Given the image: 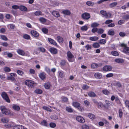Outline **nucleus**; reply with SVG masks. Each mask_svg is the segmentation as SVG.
Returning a JSON list of instances; mask_svg holds the SVG:
<instances>
[{"label": "nucleus", "instance_id": "27", "mask_svg": "<svg viewBox=\"0 0 129 129\" xmlns=\"http://www.w3.org/2000/svg\"><path fill=\"white\" fill-rule=\"evenodd\" d=\"M41 124L42 125L47 126H48V123L46 120H43L41 122Z\"/></svg>", "mask_w": 129, "mask_h": 129}, {"label": "nucleus", "instance_id": "63", "mask_svg": "<svg viewBox=\"0 0 129 129\" xmlns=\"http://www.w3.org/2000/svg\"><path fill=\"white\" fill-rule=\"evenodd\" d=\"M91 48V46L89 44H87L85 46V48L87 50H89Z\"/></svg>", "mask_w": 129, "mask_h": 129}, {"label": "nucleus", "instance_id": "36", "mask_svg": "<svg viewBox=\"0 0 129 129\" xmlns=\"http://www.w3.org/2000/svg\"><path fill=\"white\" fill-rule=\"evenodd\" d=\"M92 46L94 48H98L100 47V45L98 43H95L93 44Z\"/></svg>", "mask_w": 129, "mask_h": 129}, {"label": "nucleus", "instance_id": "54", "mask_svg": "<svg viewBox=\"0 0 129 129\" xmlns=\"http://www.w3.org/2000/svg\"><path fill=\"white\" fill-rule=\"evenodd\" d=\"M104 30L102 28L98 29V33L99 34H102L104 33Z\"/></svg>", "mask_w": 129, "mask_h": 129}, {"label": "nucleus", "instance_id": "10", "mask_svg": "<svg viewBox=\"0 0 129 129\" xmlns=\"http://www.w3.org/2000/svg\"><path fill=\"white\" fill-rule=\"evenodd\" d=\"M94 76L97 79H100L102 77V74L99 73H95L94 74Z\"/></svg>", "mask_w": 129, "mask_h": 129}, {"label": "nucleus", "instance_id": "13", "mask_svg": "<svg viewBox=\"0 0 129 129\" xmlns=\"http://www.w3.org/2000/svg\"><path fill=\"white\" fill-rule=\"evenodd\" d=\"M52 15L55 17H58L60 16L59 12L55 11H53L52 12Z\"/></svg>", "mask_w": 129, "mask_h": 129}, {"label": "nucleus", "instance_id": "16", "mask_svg": "<svg viewBox=\"0 0 129 129\" xmlns=\"http://www.w3.org/2000/svg\"><path fill=\"white\" fill-rule=\"evenodd\" d=\"M12 108L14 110L16 111H19L20 109L19 107L15 104H13L12 106Z\"/></svg>", "mask_w": 129, "mask_h": 129}, {"label": "nucleus", "instance_id": "52", "mask_svg": "<svg viewBox=\"0 0 129 129\" xmlns=\"http://www.w3.org/2000/svg\"><path fill=\"white\" fill-rule=\"evenodd\" d=\"M34 14L36 16H39L40 15H41L42 13L40 11H36L35 12Z\"/></svg>", "mask_w": 129, "mask_h": 129}, {"label": "nucleus", "instance_id": "21", "mask_svg": "<svg viewBox=\"0 0 129 129\" xmlns=\"http://www.w3.org/2000/svg\"><path fill=\"white\" fill-rule=\"evenodd\" d=\"M19 8L21 11H26L27 10V8L25 6H20Z\"/></svg>", "mask_w": 129, "mask_h": 129}, {"label": "nucleus", "instance_id": "6", "mask_svg": "<svg viewBox=\"0 0 129 129\" xmlns=\"http://www.w3.org/2000/svg\"><path fill=\"white\" fill-rule=\"evenodd\" d=\"M81 16L83 19L85 20H88L90 18V14L87 12H84L83 13Z\"/></svg>", "mask_w": 129, "mask_h": 129}, {"label": "nucleus", "instance_id": "8", "mask_svg": "<svg viewBox=\"0 0 129 129\" xmlns=\"http://www.w3.org/2000/svg\"><path fill=\"white\" fill-rule=\"evenodd\" d=\"M31 35L35 37H37L39 35V33L37 31L34 30H31L30 31Z\"/></svg>", "mask_w": 129, "mask_h": 129}, {"label": "nucleus", "instance_id": "50", "mask_svg": "<svg viewBox=\"0 0 129 129\" xmlns=\"http://www.w3.org/2000/svg\"><path fill=\"white\" fill-rule=\"evenodd\" d=\"M115 86H116L119 87H120L121 86V84L119 82H117L114 83Z\"/></svg>", "mask_w": 129, "mask_h": 129}, {"label": "nucleus", "instance_id": "35", "mask_svg": "<svg viewBox=\"0 0 129 129\" xmlns=\"http://www.w3.org/2000/svg\"><path fill=\"white\" fill-rule=\"evenodd\" d=\"M99 24L96 22H94L92 23L91 24V27H97L99 25Z\"/></svg>", "mask_w": 129, "mask_h": 129}, {"label": "nucleus", "instance_id": "33", "mask_svg": "<svg viewBox=\"0 0 129 129\" xmlns=\"http://www.w3.org/2000/svg\"><path fill=\"white\" fill-rule=\"evenodd\" d=\"M123 19L125 20H127L129 19V15L126 14L122 16Z\"/></svg>", "mask_w": 129, "mask_h": 129}, {"label": "nucleus", "instance_id": "19", "mask_svg": "<svg viewBox=\"0 0 129 129\" xmlns=\"http://www.w3.org/2000/svg\"><path fill=\"white\" fill-rule=\"evenodd\" d=\"M23 126L22 125H19L14 126L13 129H23Z\"/></svg>", "mask_w": 129, "mask_h": 129}, {"label": "nucleus", "instance_id": "23", "mask_svg": "<svg viewBox=\"0 0 129 129\" xmlns=\"http://www.w3.org/2000/svg\"><path fill=\"white\" fill-rule=\"evenodd\" d=\"M66 110L69 112H73V110L70 107H67L66 108Z\"/></svg>", "mask_w": 129, "mask_h": 129}, {"label": "nucleus", "instance_id": "43", "mask_svg": "<svg viewBox=\"0 0 129 129\" xmlns=\"http://www.w3.org/2000/svg\"><path fill=\"white\" fill-rule=\"evenodd\" d=\"M117 3L116 2H113L110 4L109 6L111 8H112L116 6L117 5Z\"/></svg>", "mask_w": 129, "mask_h": 129}, {"label": "nucleus", "instance_id": "44", "mask_svg": "<svg viewBox=\"0 0 129 129\" xmlns=\"http://www.w3.org/2000/svg\"><path fill=\"white\" fill-rule=\"evenodd\" d=\"M123 113L122 110L121 109H119V115L120 118H121L122 117Z\"/></svg>", "mask_w": 129, "mask_h": 129}, {"label": "nucleus", "instance_id": "11", "mask_svg": "<svg viewBox=\"0 0 129 129\" xmlns=\"http://www.w3.org/2000/svg\"><path fill=\"white\" fill-rule=\"evenodd\" d=\"M48 40L49 42L51 44L54 45L56 46L57 45V44L56 42L53 39L50 38H48Z\"/></svg>", "mask_w": 129, "mask_h": 129}, {"label": "nucleus", "instance_id": "32", "mask_svg": "<svg viewBox=\"0 0 129 129\" xmlns=\"http://www.w3.org/2000/svg\"><path fill=\"white\" fill-rule=\"evenodd\" d=\"M51 86L49 82H47L45 83L44 85L45 88L47 89H48Z\"/></svg>", "mask_w": 129, "mask_h": 129}, {"label": "nucleus", "instance_id": "20", "mask_svg": "<svg viewBox=\"0 0 129 129\" xmlns=\"http://www.w3.org/2000/svg\"><path fill=\"white\" fill-rule=\"evenodd\" d=\"M115 61L118 63H122L124 62V60L123 59L121 58L116 59L115 60Z\"/></svg>", "mask_w": 129, "mask_h": 129}, {"label": "nucleus", "instance_id": "42", "mask_svg": "<svg viewBox=\"0 0 129 129\" xmlns=\"http://www.w3.org/2000/svg\"><path fill=\"white\" fill-rule=\"evenodd\" d=\"M98 67V65L97 64L93 63L91 65V67L93 69L97 68Z\"/></svg>", "mask_w": 129, "mask_h": 129}, {"label": "nucleus", "instance_id": "60", "mask_svg": "<svg viewBox=\"0 0 129 129\" xmlns=\"http://www.w3.org/2000/svg\"><path fill=\"white\" fill-rule=\"evenodd\" d=\"M29 72L31 74H34L35 73V70L32 69H30L29 70Z\"/></svg>", "mask_w": 129, "mask_h": 129}, {"label": "nucleus", "instance_id": "55", "mask_svg": "<svg viewBox=\"0 0 129 129\" xmlns=\"http://www.w3.org/2000/svg\"><path fill=\"white\" fill-rule=\"evenodd\" d=\"M49 125L50 127L52 128L55 127L56 126L55 123L53 122H51L50 123Z\"/></svg>", "mask_w": 129, "mask_h": 129}, {"label": "nucleus", "instance_id": "14", "mask_svg": "<svg viewBox=\"0 0 129 129\" xmlns=\"http://www.w3.org/2000/svg\"><path fill=\"white\" fill-rule=\"evenodd\" d=\"M40 78L42 80H44L45 78L46 74L44 72L40 73L39 75Z\"/></svg>", "mask_w": 129, "mask_h": 129}, {"label": "nucleus", "instance_id": "25", "mask_svg": "<svg viewBox=\"0 0 129 129\" xmlns=\"http://www.w3.org/2000/svg\"><path fill=\"white\" fill-rule=\"evenodd\" d=\"M115 31L113 29H110L108 31V35L113 36L114 35Z\"/></svg>", "mask_w": 129, "mask_h": 129}, {"label": "nucleus", "instance_id": "22", "mask_svg": "<svg viewBox=\"0 0 129 129\" xmlns=\"http://www.w3.org/2000/svg\"><path fill=\"white\" fill-rule=\"evenodd\" d=\"M111 53L112 55L115 56H118L119 55V53L117 51H112Z\"/></svg>", "mask_w": 129, "mask_h": 129}, {"label": "nucleus", "instance_id": "9", "mask_svg": "<svg viewBox=\"0 0 129 129\" xmlns=\"http://www.w3.org/2000/svg\"><path fill=\"white\" fill-rule=\"evenodd\" d=\"M112 69V67L110 66H106L103 68V70L105 71H110Z\"/></svg>", "mask_w": 129, "mask_h": 129}, {"label": "nucleus", "instance_id": "18", "mask_svg": "<svg viewBox=\"0 0 129 129\" xmlns=\"http://www.w3.org/2000/svg\"><path fill=\"white\" fill-rule=\"evenodd\" d=\"M17 52L19 54L22 56L24 55L25 54L24 52L22 50L20 49L18 50Z\"/></svg>", "mask_w": 129, "mask_h": 129}, {"label": "nucleus", "instance_id": "2", "mask_svg": "<svg viewBox=\"0 0 129 129\" xmlns=\"http://www.w3.org/2000/svg\"><path fill=\"white\" fill-rule=\"evenodd\" d=\"M0 108L2 112L4 114L6 115H8L10 114V111L6 109L4 106H2L0 107Z\"/></svg>", "mask_w": 129, "mask_h": 129}, {"label": "nucleus", "instance_id": "28", "mask_svg": "<svg viewBox=\"0 0 129 129\" xmlns=\"http://www.w3.org/2000/svg\"><path fill=\"white\" fill-rule=\"evenodd\" d=\"M1 121L3 123H6L8 122V119L6 118H3L1 119Z\"/></svg>", "mask_w": 129, "mask_h": 129}, {"label": "nucleus", "instance_id": "39", "mask_svg": "<svg viewBox=\"0 0 129 129\" xmlns=\"http://www.w3.org/2000/svg\"><path fill=\"white\" fill-rule=\"evenodd\" d=\"M57 39L59 43H62L63 42V39L61 37L58 36L57 37Z\"/></svg>", "mask_w": 129, "mask_h": 129}, {"label": "nucleus", "instance_id": "38", "mask_svg": "<svg viewBox=\"0 0 129 129\" xmlns=\"http://www.w3.org/2000/svg\"><path fill=\"white\" fill-rule=\"evenodd\" d=\"M106 42V40L105 39H102L100 40L99 43L101 44H104Z\"/></svg>", "mask_w": 129, "mask_h": 129}, {"label": "nucleus", "instance_id": "47", "mask_svg": "<svg viewBox=\"0 0 129 129\" xmlns=\"http://www.w3.org/2000/svg\"><path fill=\"white\" fill-rule=\"evenodd\" d=\"M23 38L25 39L28 40L30 39V37L29 35L27 34H25L23 35Z\"/></svg>", "mask_w": 129, "mask_h": 129}, {"label": "nucleus", "instance_id": "30", "mask_svg": "<svg viewBox=\"0 0 129 129\" xmlns=\"http://www.w3.org/2000/svg\"><path fill=\"white\" fill-rule=\"evenodd\" d=\"M97 105H98V107L99 108H102L103 107H104V105L101 102H99Z\"/></svg>", "mask_w": 129, "mask_h": 129}, {"label": "nucleus", "instance_id": "56", "mask_svg": "<svg viewBox=\"0 0 129 129\" xmlns=\"http://www.w3.org/2000/svg\"><path fill=\"white\" fill-rule=\"evenodd\" d=\"M36 93L38 94H41L42 93V90L40 89H37L35 90Z\"/></svg>", "mask_w": 129, "mask_h": 129}, {"label": "nucleus", "instance_id": "5", "mask_svg": "<svg viewBox=\"0 0 129 129\" xmlns=\"http://www.w3.org/2000/svg\"><path fill=\"white\" fill-rule=\"evenodd\" d=\"M1 96L2 98L8 103L10 102V100L7 94L5 92H3L1 94Z\"/></svg>", "mask_w": 129, "mask_h": 129}, {"label": "nucleus", "instance_id": "40", "mask_svg": "<svg viewBox=\"0 0 129 129\" xmlns=\"http://www.w3.org/2000/svg\"><path fill=\"white\" fill-rule=\"evenodd\" d=\"M0 37L4 41H6L8 40V39L5 35H1L0 36Z\"/></svg>", "mask_w": 129, "mask_h": 129}, {"label": "nucleus", "instance_id": "15", "mask_svg": "<svg viewBox=\"0 0 129 129\" xmlns=\"http://www.w3.org/2000/svg\"><path fill=\"white\" fill-rule=\"evenodd\" d=\"M123 52L126 54H129V47H124L123 50Z\"/></svg>", "mask_w": 129, "mask_h": 129}, {"label": "nucleus", "instance_id": "48", "mask_svg": "<svg viewBox=\"0 0 129 129\" xmlns=\"http://www.w3.org/2000/svg\"><path fill=\"white\" fill-rule=\"evenodd\" d=\"M42 30L43 33L45 34L47 33L48 32V29L45 28H42Z\"/></svg>", "mask_w": 129, "mask_h": 129}, {"label": "nucleus", "instance_id": "45", "mask_svg": "<svg viewBox=\"0 0 129 129\" xmlns=\"http://www.w3.org/2000/svg\"><path fill=\"white\" fill-rule=\"evenodd\" d=\"M103 93L106 95H108L110 93V92L107 90H104L102 91Z\"/></svg>", "mask_w": 129, "mask_h": 129}, {"label": "nucleus", "instance_id": "1", "mask_svg": "<svg viewBox=\"0 0 129 129\" xmlns=\"http://www.w3.org/2000/svg\"><path fill=\"white\" fill-rule=\"evenodd\" d=\"M25 84L31 88H34L36 85V84L34 81L31 80L25 81Z\"/></svg>", "mask_w": 129, "mask_h": 129}, {"label": "nucleus", "instance_id": "53", "mask_svg": "<svg viewBox=\"0 0 129 129\" xmlns=\"http://www.w3.org/2000/svg\"><path fill=\"white\" fill-rule=\"evenodd\" d=\"M86 4L88 6H91L93 5V4L91 1H88L86 2Z\"/></svg>", "mask_w": 129, "mask_h": 129}, {"label": "nucleus", "instance_id": "7", "mask_svg": "<svg viewBox=\"0 0 129 129\" xmlns=\"http://www.w3.org/2000/svg\"><path fill=\"white\" fill-rule=\"evenodd\" d=\"M76 119L78 122L83 123L85 121V119L83 117L80 116H78L76 117Z\"/></svg>", "mask_w": 129, "mask_h": 129}, {"label": "nucleus", "instance_id": "49", "mask_svg": "<svg viewBox=\"0 0 129 129\" xmlns=\"http://www.w3.org/2000/svg\"><path fill=\"white\" fill-rule=\"evenodd\" d=\"M43 108L44 110H46L49 112L51 111V110L48 107L46 106H44L43 107Z\"/></svg>", "mask_w": 129, "mask_h": 129}, {"label": "nucleus", "instance_id": "12", "mask_svg": "<svg viewBox=\"0 0 129 129\" xmlns=\"http://www.w3.org/2000/svg\"><path fill=\"white\" fill-rule=\"evenodd\" d=\"M50 51L52 54H55L57 53V49L54 48H51L50 49Z\"/></svg>", "mask_w": 129, "mask_h": 129}, {"label": "nucleus", "instance_id": "4", "mask_svg": "<svg viewBox=\"0 0 129 129\" xmlns=\"http://www.w3.org/2000/svg\"><path fill=\"white\" fill-rule=\"evenodd\" d=\"M68 59L70 62H73L74 60V56L70 51L67 53Z\"/></svg>", "mask_w": 129, "mask_h": 129}, {"label": "nucleus", "instance_id": "3", "mask_svg": "<svg viewBox=\"0 0 129 129\" xmlns=\"http://www.w3.org/2000/svg\"><path fill=\"white\" fill-rule=\"evenodd\" d=\"M100 13L103 15V17H105L106 18H110L112 15L109 12H107L104 10H101Z\"/></svg>", "mask_w": 129, "mask_h": 129}, {"label": "nucleus", "instance_id": "29", "mask_svg": "<svg viewBox=\"0 0 129 129\" xmlns=\"http://www.w3.org/2000/svg\"><path fill=\"white\" fill-rule=\"evenodd\" d=\"M62 13L65 15H69L71 14L70 11L68 10H65L63 11Z\"/></svg>", "mask_w": 129, "mask_h": 129}, {"label": "nucleus", "instance_id": "57", "mask_svg": "<svg viewBox=\"0 0 129 129\" xmlns=\"http://www.w3.org/2000/svg\"><path fill=\"white\" fill-rule=\"evenodd\" d=\"M112 22L113 20H107L106 21L105 23L106 24H109Z\"/></svg>", "mask_w": 129, "mask_h": 129}, {"label": "nucleus", "instance_id": "58", "mask_svg": "<svg viewBox=\"0 0 129 129\" xmlns=\"http://www.w3.org/2000/svg\"><path fill=\"white\" fill-rule=\"evenodd\" d=\"M82 127V129H89V126L85 124L83 125Z\"/></svg>", "mask_w": 129, "mask_h": 129}, {"label": "nucleus", "instance_id": "24", "mask_svg": "<svg viewBox=\"0 0 129 129\" xmlns=\"http://www.w3.org/2000/svg\"><path fill=\"white\" fill-rule=\"evenodd\" d=\"M88 95L90 97H94L96 95L95 93L94 92L92 91L89 92L88 93Z\"/></svg>", "mask_w": 129, "mask_h": 129}, {"label": "nucleus", "instance_id": "61", "mask_svg": "<svg viewBox=\"0 0 129 129\" xmlns=\"http://www.w3.org/2000/svg\"><path fill=\"white\" fill-rule=\"evenodd\" d=\"M4 70L5 71L7 72H9L10 71V69L8 67H6L4 68Z\"/></svg>", "mask_w": 129, "mask_h": 129}, {"label": "nucleus", "instance_id": "37", "mask_svg": "<svg viewBox=\"0 0 129 129\" xmlns=\"http://www.w3.org/2000/svg\"><path fill=\"white\" fill-rule=\"evenodd\" d=\"M39 20L41 23H43L47 21V20L46 19L43 17L40 18Z\"/></svg>", "mask_w": 129, "mask_h": 129}, {"label": "nucleus", "instance_id": "51", "mask_svg": "<svg viewBox=\"0 0 129 129\" xmlns=\"http://www.w3.org/2000/svg\"><path fill=\"white\" fill-rule=\"evenodd\" d=\"M88 116L89 118L91 119H93L95 118V116L93 114L90 113L89 114Z\"/></svg>", "mask_w": 129, "mask_h": 129}, {"label": "nucleus", "instance_id": "62", "mask_svg": "<svg viewBox=\"0 0 129 129\" xmlns=\"http://www.w3.org/2000/svg\"><path fill=\"white\" fill-rule=\"evenodd\" d=\"M1 44V45L5 47H7L8 46V44L6 42H2Z\"/></svg>", "mask_w": 129, "mask_h": 129}, {"label": "nucleus", "instance_id": "26", "mask_svg": "<svg viewBox=\"0 0 129 129\" xmlns=\"http://www.w3.org/2000/svg\"><path fill=\"white\" fill-rule=\"evenodd\" d=\"M98 39V38L96 36L91 37L89 38V40L91 41H96Z\"/></svg>", "mask_w": 129, "mask_h": 129}, {"label": "nucleus", "instance_id": "64", "mask_svg": "<svg viewBox=\"0 0 129 129\" xmlns=\"http://www.w3.org/2000/svg\"><path fill=\"white\" fill-rule=\"evenodd\" d=\"M15 79L14 78V77L11 76L10 77H8V80H11L12 81H14L15 80Z\"/></svg>", "mask_w": 129, "mask_h": 129}, {"label": "nucleus", "instance_id": "41", "mask_svg": "<svg viewBox=\"0 0 129 129\" xmlns=\"http://www.w3.org/2000/svg\"><path fill=\"white\" fill-rule=\"evenodd\" d=\"M88 28L87 26L86 25H84L81 27V29L82 31H86Z\"/></svg>", "mask_w": 129, "mask_h": 129}, {"label": "nucleus", "instance_id": "59", "mask_svg": "<svg viewBox=\"0 0 129 129\" xmlns=\"http://www.w3.org/2000/svg\"><path fill=\"white\" fill-rule=\"evenodd\" d=\"M119 35L121 37H124L126 36V34L124 32H121L119 33Z\"/></svg>", "mask_w": 129, "mask_h": 129}, {"label": "nucleus", "instance_id": "31", "mask_svg": "<svg viewBox=\"0 0 129 129\" xmlns=\"http://www.w3.org/2000/svg\"><path fill=\"white\" fill-rule=\"evenodd\" d=\"M17 73L19 75L23 76L24 74V73L22 71L20 70H18L17 72Z\"/></svg>", "mask_w": 129, "mask_h": 129}, {"label": "nucleus", "instance_id": "34", "mask_svg": "<svg viewBox=\"0 0 129 129\" xmlns=\"http://www.w3.org/2000/svg\"><path fill=\"white\" fill-rule=\"evenodd\" d=\"M73 106L77 108L80 105V104L77 102H74L72 104Z\"/></svg>", "mask_w": 129, "mask_h": 129}, {"label": "nucleus", "instance_id": "17", "mask_svg": "<svg viewBox=\"0 0 129 129\" xmlns=\"http://www.w3.org/2000/svg\"><path fill=\"white\" fill-rule=\"evenodd\" d=\"M58 73V77L60 78H63L65 76L64 73L62 71H59Z\"/></svg>", "mask_w": 129, "mask_h": 129}, {"label": "nucleus", "instance_id": "46", "mask_svg": "<svg viewBox=\"0 0 129 129\" xmlns=\"http://www.w3.org/2000/svg\"><path fill=\"white\" fill-rule=\"evenodd\" d=\"M89 88V87L86 85H83L82 87V89L85 90H87Z\"/></svg>", "mask_w": 129, "mask_h": 129}]
</instances>
